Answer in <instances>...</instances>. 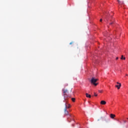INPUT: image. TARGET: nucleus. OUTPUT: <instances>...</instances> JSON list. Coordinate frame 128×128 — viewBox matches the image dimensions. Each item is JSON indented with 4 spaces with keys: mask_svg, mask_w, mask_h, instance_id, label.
Masks as SVG:
<instances>
[{
    "mask_svg": "<svg viewBox=\"0 0 128 128\" xmlns=\"http://www.w3.org/2000/svg\"><path fill=\"white\" fill-rule=\"evenodd\" d=\"M98 80V79L94 78L92 77L91 79V84H94V86H98V83L96 82V81Z\"/></svg>",
    "mask_w": 128,
    "mask_h": 128,
    "instance_id": "nucleus-1",
    "label": "nucleus"
},
{
    "mask_svg": "<svg viewBox=\"0 0 128 128\" xmlns=\"http://www.w3.org/2000/svg\"><path fill=\"white\" fill-rule=\"evenodd\" d=\"M67 108H68V104H66V103H65L64 114L66 116H68V110H66Z\"/></svg>",
    "mask_w": 128,
    "mask_h": 128,
    "instance_id": "nucleus-2",
    "label": "nucleus"
},
{
    "mask_svg": "<svg viewBox=\"0 0 128 128\" xmlns=\"http://www.w3.org/2000/svg\"><path fill=\"white\" fill-rule=\"evenodd\" d=\"M64 94V98L66 100V93L68 92V90H62Z\"/></svg>",
    "mask_w": 128,
    "mask_h": 128,
    "instance_id": "nucleus-3",
    "label": "nucleus"
},
{
    "mask_svg": "<svg viewBox=\"0 0 128 128\" xmlns=\"http://www.w3.org/2000/svg\"><path fill=\"white\" fill-rule=\"evenodd\" d=\"M116 88H117L118 90H120V86H122V84H119L118 85H116Z\"/></svg>",
    "mask_w": 128,
    "mask_h": 128,
    "instance_id": "nucleus-4",
    "label": "nucleus"
},
{
    "mask_svg": "<svg viewBox=\"0 0 128 128\" xmlns=\"http://www.w3.org/2000/svg\"><path fill=\"white\" fill-rule=\"evenodd\" d=\"M106 104V102L104 100H102L100 102V104Z\"/></svg>",
    "mask_w": 128,
    "mask_h": 128,
    "instance_id": "nucleus-5",
    "label": "nucleus"
},
{
    "mask_svg": "<svg viewBox=\"0 0 128 128\" xmlns=\"http://www.w3.org/2000/svg\"><path fill=\"white\" fill-rule=\"evenodd\" d=\"M86 98H90L92 96H90V94H88L86 93Z\"/></svg>",
    "mask_w": 128,
    "mask_h": 128,
    "instance_id": "nucleus-6",
    "label": "nucleus"
},
{
    "mask_svg": "<svg viewBox=\"0 0 128 128\" xmlns=\"http://www.w3.org/2000/svg\"><path fill=\"white\" fill-rule=\"evenodd\" d=\"M116 116L114 114H110V118H114Z\"/></svg>",
    "mask_w": 128,
    "mask_h": 128,
    "instance_id": "nucleus-7",
    "label": "nucleus"
},
{
    "mask_svg": "<svg viewBox=\"0 0 128 128\" xmlns=\"http://www.w3.org/2000/svg\"><path fill=\"white\" fill-rule=\"evenodd\" d=\"M106 22H108V20H110V21H112V20H110V18H108V17H106Z\"/></svg>",
    "mask_w": 128,
    "mask_h": 128,
    "instance_id": "nucleus-8",
    "label": "nucleus"
},
{
    "mask_svg": "<svg viewBox=\"0 0 128 128\" xmlns=\"http://www.w3.org/2000/svg\"><path fill=\"white\" fill-rule=\"evenodd\" d=\"M121 59L122 60H126V58L124 57V56L122 55L121 56Z\"/></svg>",
    "mask_w": 128,
    "mask_h": 128,
    "instance_id": "nucleus-9",
    "label": "nucleus"
},
{
    "mask_svg": "<svg viewBox=\"0 0 128 128\" xmlns=\"http://www.w3.org/2000/svg\"><path fill=\"white\" fill-rule=\"evenodd\" d=\"M70 108V105L68 104V106L67 105V108Z\"/></svg>",
    "mask_w": 128,
    "mask_h": 128,
    "instance_id": "nucleus-10",
    "label": "nucleus"
},
{
    "mask_svg": "<svg viewBox=\"0 0 128 128\" xmlns=\"http://www.w3.org/2000/svg\"><path fill=\"white\" fill-rule=\"evenodd\" d=\"M72 102H74V100H76V98H72Z\"/></svg>",
    "mask_w": 128,
    "mask_h": 128,
    "instance_id": "nucleus-11",
    "label": "nucleus"
},
{
    "mask_svg": "<svg viewBox=\"0 0 128 128\" xmlns=\"http://www.w3.org/2000/svg\"><path fill=\"white\" fill-rule=\"evenodd\" d=\"M98 92H102V90H98Z\"/></svg>",
    "mask_w": 128,
    "mask_h": 128,
    "instance_id": "nucleus-12",
    "label": "nucleus"
},
{
    "mask_svg": "<svg viewBox=\"0 0 128 128\" xmlns=\"http://www.w3.org/2000/svg\"><path fill=\"white\" fill-rule=\"evenodd\" d=\"M94 96H98V94H96V93H94Z\"/></svg>",
    "mask_w": 128,
    "mask_h": 128,
    "instance_id": "nucleus-13",
    "label": "nucleus"
},
{
    "mask_svg": "<svg viewBox=\"0 0 128 128\" xmlns=\"http://www.w3.org/2000/svg\"><path fill=\"white\" fill-rule=\"evenodd\" d=\"M120 84V82H116V84Z\"/></svg>",
    "mask_w": 128,
    "mask_h": 128,
    "instance_id": "nucleus-14",
    "label": "nucleus"
},
{
    "mask_svg": "<svg viewBox=\"0 0 128 128\" xmlns=\"http://www.w3.org/2000/svg\"><path fill=\"white\" fill-rule=\"evenodd\" d=\"M113 22H111L110 23V24H112Z\"/></svg>",
    "mask_w": 128,
    "mask_h": 128,
    "instance_id": "nucleus-15",
    "label": "nucleus"
},
{
    "mask_svg": "<svg viewBox=\"0 0 128 128\" xmlns=\"http://www.w3.org/2000/svg\"><path fill=\"white\" fill-rule=\"evenodd\" d=\"M116 60H118V57H116Z\"/></svg>",
    "mask_w": 128,
    "mask_h": 128,
    "instance_id": "nucleus-16",
    "label": "nucleus"
},
{
    "mask_svg": "<svg viewBox=\"0 0 128 128\" xmlns=\"http://www.w3.org/2000/svg\"><path fill=\"white\" fill-rule=\"evenodd\" d=\"M102 19H100V22H102Z\"/></svg>",
    "mask_w": 128,
    "mask_h": 128,
    "instance_id": "nucleus-17",
    "label": "nucleus"
},
{
    "mask_svg": "<svg viewBox=\"0 0 128 128\" xmlns=\"http://www.w3.org/2000/svg\"><path fill=\"white\" fill-rule=\"evenodd\" d=\"M72 44V42H70V44Z\"/></svg>",
    "mask_w": 128,
    "mask_h": 128,
    "instance_id": "nucleus-18",
    "label": "nucleus"
},
{
    "mask_svg": "<svg viewBox=\"0 0 128 128\" xmlns=\"http://www.w3.org/2000/svg\"><path fill=\"white\" fill-rule=\"evenodd\" d=\"M118 2H120V0H118Z\"/></svg>",
    "mask_w": 128,
    "mask_h": 128,
    "instance_id": "nucleus-19",
    "label": "nucleus"
},
{
    "mask_svg": "<svg viewBox=\"0 0 128 128\" xmlns=\"http://www.w3.org/2000/svg\"><path fill=\"white\" fill-rule=\"evenodd\" d=\"M126 76H128V74H126Z\"/></svg>",
    "mask_w": 128,
    "mask_h": 128,
    "instance_id": "nucleus-20",
    "label": "nucleus"
}]
</instances>
